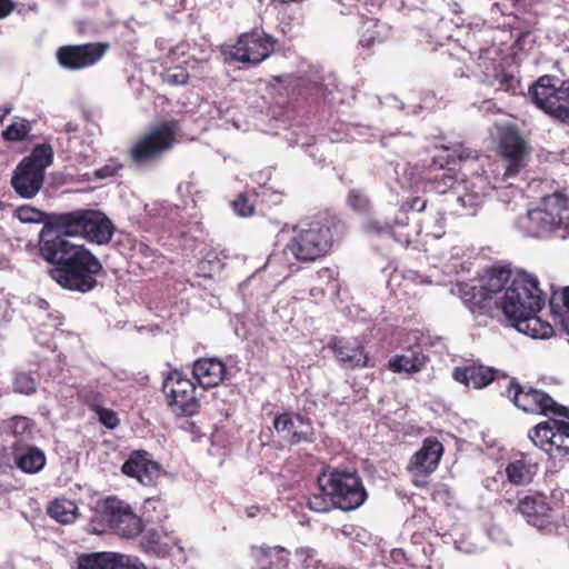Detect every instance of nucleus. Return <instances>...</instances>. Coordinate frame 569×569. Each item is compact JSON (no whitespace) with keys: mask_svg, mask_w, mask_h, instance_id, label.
Instances as JSON below:
<instances>
[{"mask_svg":"<svg viewBox=\"0 0 569 569\" xmlns=\"http://www.w3.org/2000/svg\"><path fill=\"white\" fill-rule=\"evenodd\" d=\"M69 236L44 222L39 232V254L51 264L49 277L61 288L87 293L103 271L101 261L84 244L71 242Z\"/></svg>","mask_w":569,"mask_h":569,"instance_id":"f257e3e1","label":"nucleus"},{"mask_svg":"<svg viewBox=\"0 0 569 569\" xmlns=\"http://www.w3.org/2000/svg\"><path fill=\"white\" fill-rule=\"evenodd\" d=\"M317 482L333 507L342 511H353L368 499V491L356 469L328 466L320 472Z\"/></svg>","mask_w":569,"mask_h":569,"instance_id":"f03ea898","label":"nucleus"},{"mask_svg":"<svg viewBox=\"0 0 569 569\" xmlns=\"http://www.w3.org/2000/svg\"><path fill=\"white\" fill-rule=\"evenodd\" d=\"M47 222L69 237H81L99 246L109 243L114 233L112 221L102 211L93 209L53 213Z\"/></svg>","mask_w":569,"mask_h":569,"instance_id":"7ed1b4c3","label":"nucleus"},{"mask_svg":"<svg viewBox=\"0 0 569 569\" xmlns=\"http://www.w3.org/2000/svg\"><path fill=\"white\" fill-rule=\"evenodd\" d=\"M331 228L322 221H305L292 228L284 250L301 263H311L326 257L332 249Z\"/></svg>","mask_w":569,"mask_h":569,"instance_id":"20e7f679","label":"nucleus"},{"mask_svg":"<svg viewBox=\"0 0 569 569\" xmlns=\"http://www.w3.org/2000/svg\"><path fill=\"white\" fill-rule=\"evenodd\" d=\"M90 525L97 533L110 529L123 538L137 537L143 530L141 518L127 502L116 497H107L98 502Z\"/></svg>","mask_w":569,"mask_h":569,"instance_id":"39448f33","label":"nucleus"},{"mask_svg":"<svg viewBox=\"0 0 569 569\" xmlns=\"http://www.w3.org/2000/svg\"><path fill=\"white\" fill-rule=\"evenodd\" d=\"M545 306V295L539 288L536 277L519 271L506 288L501 301L503 313L509 318H519L523 315L539 312Z\"/></svg>","mask_w":569,"mask_h":569,"instance_id":"423d86ee","label":"nucleus"},{"mask_svg":"<svg viewBox=\"0 0 569 569\" xmlns=\"http://www.w3.org/2000/svg\"><path fill=\"white\" fill-rule=\"evenodd\" d=\"M178 122L170 120L152 127L130 148L129 158L138 167L150 166L161 160L173 147L178 134Z\"/></svg>","mask_w":569,"mask_h":569,"instance_id":"0eeeda50","label":"nucleus"},{"mask_svg":"<svg viewBox=\"0 0 569 569\" xmlns=\"http://www.w3.org/2000/svg\"><path fill=\"white\" fill-rule=\"evenodd\" d=\"M52 161V147L48 143L37 144L14 170L11 179L14 191L22 198H33L42 188L44 170Z\"/></svg>","mask_w":569,"mask_h":569,"instance_id":"6e6552de","label":"nucleus"},{"mask_svg":"<svg viewBox=\"0 0 569 569\" xmlns=\"http://www.w3.org/2000/svg\"><path fill=\"white\" fill-rule=\"evenodd\" d=\"M532 102L545 113L569 123V79L545 74L529 88Z\"/></svg>","mask_w":569,"mask_h":569,"instance_id":"1a4fd4ad","label":"nucleus"},{"mask_svg":"<svg viewBox=\"0 0 569 569\" xmlns=\"http://www.w3.org/2000/svg\"><path fill=\"white\" fill-rule=\"evenodd\" d=\"M531 148L518 128L506 124L498 129L497 153L503 167L501 181L517 177L527 166Z\"/></svg>","mask_w":569,"mask_h":569,"instance_id":"9d476101","label":"nucleus"},{"mask_svg":"<svg viewBox=\"0 0 569 569\" xmlns=\"http://www.w3.org/2000/svg\"><path fill=\"white\" fill-rule=\"evenodd\" d=\"M277 40L263 30L253 29L239 36L233 46L223 50L228 61L258 66L274 51Z\"/></svg>","mask_w":569,"mask_h":569,"instance_id":"9b49d317","label":"nucleus"},{"mask_svg":"<svg viewBox=\"0 0 569 569\" xmlns=\"http://www.w3.org/2000/svg\"><path fill=\"white\" fill-rule=\"evenodd\" d=\"M168 406L171 411L181 417H191L199 412L200 401L197 397V387L181 371L172 370L162 383Z\"/></svg>","mask_w":569,"mask_h":569,"instance_id":"f8f14e48","label":"nucleus"},{"mask_svg":"<svg viewBox=\"0 0 569 569\" xmlns=\"http://www.w3.org/2000/svg\"><path fill=\"white\" fill-rule=\"evenodd\" d=\"M516 511L539 530L551 532L557 528V510L543 493L533 492L519 498Z\"/></svg>","mask_w":569,"mask_h":569,"instance_id":"ddd939ff","label":"nucleus"},{"mask_svg":"<svg viewBox=\"0 0 569 569\" xmlns=\"http://www.w3.org/2000/svg\"><path fill=\"white\" fill-rule=\"evenodd\" d=\"M109 43L88 42L62 46L57 50L59 64L68 70H80L96 64L108 51Z\"/></svg>","mask_w":569,"mask_h":569,"instance_id":"4468645a","label":"nucleus"},{"mask_svg":"<svg viewBox=\"0 0 569 569\" xmlns=\"http://www.w3.org/2000/svg\"><path fill=\"white\" fill-rule=\"evenodd\" d=\"M121 471L127 477L137 479L144 487L157 486L164 475L162 466L146 450H133L123 462Z\"/></svg>","mask_w":569,"mask_h":569,"instance_id":"2eb2a0df","label":"nucleus"},{"mask_svg":"<svg viewBox=\"0 0 569 569\" xmlns=\"http://www.w3.org/2000/svg\"><path fill=\"white\" fill-rule=\"evenodd\" d=\"M502 395L509 398L516 407L529 413L547 416V403H552V398L548 393L530 386H522L516 378L508 380Z\"/></svg>","mask_w":569,"mask_h":569,"instance_id":"dca6fc26","label":"nucleus"},{"mask_svg":"<svg viewBox=\"0 0 569 569\" xmlns=\"http://www.w3.org/2000/svg\"><path fill=\"white\" fill-rule=\"evenodd\" d=\"M77 569H147L138 557L120 552L99 551L80 553Z\"/></svg>","mask_w":569,"mask_h":569,"instance_id":"f3484780","label":"nucleus"},{"mask_svg":"<svg viewBox=\"0 0 569 569\" xmlns=\"http://www.w3.org/2000/svg\"><path fill=\"white\" fill-rule=\"evenodd\" d=\"M336 360L347 370L368 367L369 356L365 346L356 338L333 337L329 341Z\"/></svg>","mask_w":569,"mask_h":569,"instance_id":"a211bd4d","label":"nucleus"},{"mask_svg":"<svg viewBox=\"0 0 569 569\" xmlns=\"http://www.w3.org/2000/svg\"><path fill=\"white\" fill-rule=\"evenodd\" d=\"M443 446L436 438H426L422 447L411 457L408 470L415 476L427 477L431 475L440 462Z\"/></svg>","mask_w":569,"mask_h":569,"instance_id":"6ab92c4d","label":"nucleus"},{"mask_svg":"<svg viewBox=\"0 0 569 569\" xmlns=\"http://www.w3.org/2000/svg\"><path fill=\"white\" fill-rule=\"evenodd\" d=\"M457 292L463 305L475 316H490L497 302L481 286H472L466 282L457 284Z\"/></svg>","mask_w":569,"mask_h":569,"instance_id":"aec40b11","label":"nucleus"},{"mask_svg":"<svg viewBox=\"0 0 569 569\" xmlns=\"http://www.w3.org/2000/svg\"><path fill=\"white\" fill-rule=\"evenodd\" d=\"M452 378L466 387L482 389L498 378V370L483 365L471 363L456 367L452 371Z\"/></svg>","mask_w":569,"mask_h":569,"instance_id":"412c9836","label":"nucleus"},{"mask_svg":"<svg viewBox=\"0 0 569 569\" xmlns=\"http://www.w3.org/2000/svg\"><path fill=\"white\" fill-rule=\"evenodd\" d=\"M192 375L203 389H209L224 380L227 367L217 358H200L193 363Z\"/></svg>","mask_w":569,"mask_h":569,"instance_id":"4be33fe9","label":"nucleus"},{"mask_svg":"<svg viewBox=\"0 0 569 569\" xmlns=\"http://www.w3.org/2000/svg\"><path fill=\"white\" fill-rule=\"evenodd\" d=\"M11 450L14 465L24 473H37L46 466V455L36 446L13 442Z\"/></svg>","mask_w":569,"mask_h":569,"instance_id":"5701e85b","label":"nucleus"},{"mask_svg":"<svg viewBox=\"0 0 569 569\" xmlns=\"http://www.w3.org/2000/svg\"><path fill=\"white\" fill-rule=\"evenodd\" d=\"M526 233L533 238H542L555 231L561 223L551 213H547L539 207L529 210L521 221Z\"/></svg>","mask_w":569,"mask_h":569,"instance_id":"b1692460","label":"nucleus"},{"mask_svg":"<svg viewBox=\"0 0 569 569\" xmlns=\"http://www.w3.org/2000/svg\"><path fill=\"white\" fill-rule=\"evenodd\" d=\"M428 361V357L422 352L421 348L408 349L402 355H397L389 359L388 368L392 372L415 373L421 371Z\"/></svg>","mask_w":569,"mask_h":569,"instance_id":"393cba45","label":"nucleus"},{"mask_svg":"<svg viewBox=\"0 0 569 569\" xmlns=\"http://www.w3.org/2000/svg\"><path fill=\"white\" fill-rule=\"evenodd\" d=\"M308 430L292 431L293 428V415L290 412H283L277 415L273 419V428L277 432H288L289 437L287 438L288 442L292 446L299 445L301 442H312L313 441V432L312 427L309 420Z\"/></svg>","mask_w":569,"mask_h":569,"instance_id":"a878e982","label":"nucleus"},{"mask_svg":"<svg viewBox=\"0 0 569 569\" xmlns=\"http://www.w3.org/2000/svg\"><path fill=\"white\" fill-rule=\"evenodd\" d=\"M538 312L532 315H523L519 318H511L518 331L523 332L532 338L546 339L552 336L553 328L550 323L542 321Z\"/></svg>","mask_w":569,"mask_h":569,"instance_id":"bb28decb","label":"nucleus"},{"mask_svg":"<svg viewBox=\"0 0 569 569\" xmlns=\"http://www.w3.org/2000/svg\"><path fill=\"white\" fill-rule=\"evenodd\" d=\"M538 471V465L517 459L510 461L506 467V476L510 483L515 486H527L532 482Z\"/></svg>","mask_w":569,"mask_h":569,"instance_id":"cd10ccee","label":"nucleus"},{"mask_svg":"<svg viewBox=\"0 0 569 569\" xmlns=\"http://www.w3.org/2000/svg\"><path fill=\"white\" fill-rule=\"evenodd\" d=\"M387 26L373 18H367L360 28L359 44L362 48L370 49L376 43H381L386 39Z\"/></svg>","mask_w":569,"mask_h":569,"instance_id":"c85d7f7f","label":"nucleus"},{"mask_svg":"<svg viewBox=\"0 0 569 569\" xmlns=\"http://www.w3.org/2000/svg\"><path fill=\"white\" fill-rule=\"evenodd\" d=\"M47 512L56 521L62 525H69L77 519L78 507L69 499L57 498L49 503Z\"/></svg>","mask_w":569,"mask_h":569,"instance_id":"c756f323","label":"nucleus"},{"mask_svg":"<svg viewBox=\"0 0 569 569\" xmlns=\"http://www.w3.org/2000/svg\"><path fill=\"white\" fill-rule=\"evenodd\" d=\"M459 187L462 191L458 192L457 202L462 208L463 214H475L477 208L483 203L485 193L476 190L475 183H468L467 181H463Z\"/></svg>","mask_w":569,"mask_h":569,"instance_id":"7c9ffc66","label":"nucleus"},{"mask_svg":"<svg viewBox=\"0 0 569 569\" xmlns=\"http://www.w3.org/2000/svg\"><path fill=\"white\" fill-rule=\"evenodd\" d=\"M511 279V271L503 267H492L482 279V289L488 293H498Z\"/></svg>","mask_w":569,"mask_h":569,"instance_id":"2f4dec72","label":"nucleus"},{"mask_svg":"<svg viewBox=\"0 0 569 569\" xmlns=\"http://www.w3.org/2000/svg\"><path fill=\"white\" fill-rule=\"evenodd\" d=\"M529 439L536 447L548 453V448L552 446L555 439V430L551 420L541 421L531 428L528 432Z\"/></svg>","mask_w":569,"mask_h":569,"instance_id":"473e14b6","label":"nucleus"},{"mask_svg":"<svg viewBox=\"0 0 569 569\" xmlns=\"http://www.w3.org/2000/svg\"><path fill=\"white\" fill-rule=\"evenodd\" d=\"M568 198L561 191H556L551 194H547L541 199L540 209L547 213H551L559 223L562 222L563 212L568 210Z\"/></svg>","mask_w":569,"mask_h":569,"instance_id":"72a5a7b5","label":"nucleus"},{"mask_svg":"<svg viewBox=\"0 0 569 569\" xmlns=\"http://www.w3.org/2000/svg\"><path fill=\"white\" fill-rule=\"evenodd\" d=\"M4 425L17 439L16 442L22 443L23 441L32 439L36 426L32 419L23 416H14L8 419Z\"/></svg>","mask_w":569,"mask_h":569,"instance_id":"f704fd0d","label":"nucleus"},{"mask_svg":"<svg viewBox=\"0 0 569 569\" xmlns=\"http://www.w3.org/2000/svg\"><path fill=\"white\" fill-rule=\"evenodd\" d=\"M430 183L433 190L438 193H446L452 189H460L457 172L450 168L445 169L442 163H440V172L431 178Z\"/></svg>","mask_w":569,"mask_h":569,"instance_id":"c9c22d12","label":"nucleus"},{"mask_svg":"<svg viewBox=\"0 0 569 569\" xmlns=\"http://www.w3.org/2000/svg\"><path fill=\"white\" fill-rule=\"evenodd\" d=\"M346 203L355 213L360 216H370L373 209L370 198L361 189H351L346 198Z\"/></svg>","mask_w":569,"mask_h":569,"instance_id":"e433bc0d","label":"nucleus"},{"mask_svg":"<svg viewBox=\"0 0 569 569\" xmlns=\"http://www.w3.org/2000/svg\"><path fill=\"white\" fill-rule=\"evenodd\" d=\"M31 126L26 119L16 118L2 132L1 137L8 142L23 141L30 133Z\"/></svg>","mask_w":569,"mask_h":569,"instance_id":"4c0bfd02","label":"nucleus"},{"mask_svg":"<svg viewBox=\"0 0 569 569\" xmlns=\"http://www.w3.org/2000/svg\"><path fill=\"white\" fill-rule=\"evenodd\" d=\"M489 84L493 87L496 91L516 93L520 86V80L513 73L502 69L493 74Z\"/></svg>","mask_w":569,"mask_h":569,"instance_id":"58836bf2","label":"nucleus"},{"mask_svg":"<svg viewBox=\"0 0 569 569\" xmlns=\"http://www.w3.org/2000/svg\"><path fill=\"white\" fill-rule=\"evenodd\" d=\"M161 80L169 86H182L189 80V72L181 66L164 69L161 72Z\"/></svg>","mask_w":569,"mask_h":569,"instance_id":"ea45409f","label":"nucleus"},{"mask_svg":"<svg viewBox=\"0 0 569 569\" xmlns=\"http://www.w3.org/2000/svg\"><path fill=\"white\" fill-rule=\"evenodd\" d=\"M78 398L83 405L94 412L102 408L104 403V396L92 388L81 389L78 392Z\"/></svg>","mask_w":569,"mask_h":569,"instance_id":"a19ab883","label":"nucleus"},{"mask_svg":"<svg viewBox=\"0 0 569 569\" xmlns=\"http://www.w3.org/2000/svg\"><path fill=\"white\" fill-rule=\"evenodd\" d=\"M13 390L22 395H32L37 390L36 380L30 373L19 372L13 380Z\"/></svg>","mask_w":569,"mask_h":569,"instance_id":"79ce46f5","label":"nucleus"},{"mask_svg":"<svg viewBox=\"0 0 569 569\" xmlns=\"http://www.w3.org/2000/svg\"><path fill=\"white\" fill-rule=\"evenodd\" d=\"M16 216L21 222L39 223L43 221L44 213L30 206H21L17 209Z\"/></svg>","mask_w":569,"mask_h":569,"instance_id":"37998d69","label":"nucleus"},{"mask_svg":"<svg viewBox=\"0 0 569 569\" xmlns=\"http://www.w3.org/2000/svg\"><path fill=\"white\" fill-rule=\"evenodd\" d=\"M307 505L309 509L317 512H326L335 508L332 501L323 491L311 495Z\"/></svg>","mask_w":569,"mask_h":569,"instance_id":"c03bdc74","label":"nucleus"},{"mask_svg":"<svg viewBox=\"0 0 569 569\" xmlns=\"http://www.w3.org/2000/svg\"><path fill=\"white\" fill-rule=\"evenodd\" d=\"M96 413L98 415L99 422L108 429H114L120 423L118 413L112 409L102 407Z\"/></svg>","mask_w":569,"mask_h":569,"instance_id":"a18cd8bd","label":"nucleus"},{"mask_svg":"<svg viewBox=\"0 0 569 569\" xmlns=\"http://www.w3.org/2000/svg\"><path fill=\"white\" fill-rule=\"evenodd\" d=\"M569 455V443L565 438L553 439L552 446L548 448V456L552 459H562Z\"/></svg>","mask_w":569,"mask_h":569,"instance_id":"49530a36","label":"nucleus"},{"mask_svg":"<svg viewBox=\"0 0 569 569\" xmlns=\"http://www.w3.org/2000/svg\"><path fill=\"white\" fill-rule=\"evenodd\" d=\"M296 556L302 562L306 568H316V563L318 562L316 559L317 551L310 547H301L296 550Z\"/></svg>","mask_w":569,"mask_h":569,"instance_id":"de8ad7c7","label":"nucleus"},{"mask_svg":"<svg viewBox=\"0 0 569 569\" xmlns=\"http://www.w3.org/2000/svg\"><path fill=\"white\" fill-rule=\"evenodd\" d=\"M232 207L237 214L241 217H249L253 213V206L249 202V199L244 194H239L238 198L232 202Z\"/></svg>","mask_w":569,"mask_h":569,"instance_id":"09e8293b","label":"nucleus"},{"mask_svg":"<svg viewBox=\"0 0 569 569\" xmlns=\"http://www.w3.org/2000/svg\"><path fill=\"white\" fill-rule=\"evenodd\" d=\"M365 230L369 233L385 234L390 232L391 227L387 222L377 219H370L366 222Z\"/></svg>","mask_w":569,"mask_h":569,"instance_id":"8fccbe9b","label":"nucleus"},{"mask_svg":"<svg viewBox=\"0 0 569 569\" xmlns=\"http://www.w3.org/2000/svg\"><path fill=\"white\" fill-rule=\"evenodd\" d=\"M442 149L445 150H451L453 152V154L460 160H467V159H476L477 158V154H476V151L469 149V148H466L465 146L462 144H455L452 147H447V146H442L441 147Z\"/></svg>","mask_w":569,"mask_h":569,"instance_id":"3c124183","label":"nucleus"},{"mask_svg":"<svg viewBox=\"0 0 569 569\" xmlns=\"http://www.w3.org/2000/svg\"><path fill=\"white\" fill-rule=\"evenodd\" d=\"M122 168L121 164L116 162H109L103 167L97 169L93 173L97 179H106L111 178L118 173V171Z\"/></svg>","mask_w":569,"mask_h":569,"instance_id":"603ef678","label":"nucleus"},{"mask_svg":"<svg viewBox=\"0 0 569 569\" xmlns=\"http://www.w3.org/2000/svg\"><path fill=\"white\" fill-rule=\"evenodd\" d=\"M546 412L547 416L553 415L569 419V408L557 403L553 399L552 403H547Z\"/></svg>","mask_w":569,"mask_h":569,"instance_id":"864d4df0","label":"nucleus"},{"mask_svg":"<svg viewBox=\"0 0 569 569\" xmlns=\"http://www.w3.org/2000/svg\"><path fill=\"white\" fill-rule=\"evenodd\" d=\"M551 421H552V426H553V430H555V436H557V438L568 439L569 438V422H566L562 420H557V419H551Z\"/></svg>","mask_w":569,"mask_h":569,"instance_id":"5fc2aeb1","label":"nucleus"},{"mask_svg":"<svg viewBox=\"0 0 569 569\" xmlns=\"http://www.w3.org/2000/svg\"><path fill=\"white\" fill-rule=\"evenodd\" d=\"M14 9V3L12 0H0V19L9 16Z\"/></svg>","mask_w":569,"mask_h":569,"instance_id":"6e6d98bb","label":"nucleus"},{"mask_svg":"<svg viewBox=\"0 0 569 569\" xmlns=\"http://www.w3.org/2000/svg\"><path fill=\"white\" fill-rule=\"evenodd\" d=\"M411 210L423 211L427 206V201L420 197L413 198L409 203Z\"/></svg>","mask_w":569,"mask_h":569,"instance_id":"4d7b16f0","label":"nucleus"},{"mask_svg":"<svg viewBox=\"0 0 569 569\" xmlns=\"http://www.w3.org/2000/svg\"><path fill=\"white\" fill-rule=\"evenodd\" d=\"M12 111V104L8 103L4 107H0V123L4 121L7 116Z\"/></svg>","mask_w":569,"mask_h":569,"instance_id":"13d9d810","label":"nucleus"},{"mask_svg":"<svg viewBox=\"0 0 569 569\" xmlns=\"http://www.w3.org/2000/svg\"><path fill=\"white\" fill-rule=\"evenodd\" d=\"M562 302H563V306L568 309L569 311V286L566 287L562 291Z\"/></svg>","mask_w":569,"mask_h":569,"instance_id":"bf43d9fd","label":"nucleus"},{"mask_svg":"<svg viewBox=\"0 0 569 569\" xmlns=\"http://www.w3.org/2000/svg\"><path fill=\"white\" fill-rule=\"evenodd\" d=\"M441 233H443V223L441 226H439V232L437 233H433L435 237H440Z\"/></svg>","mask_w":569,"mask_h":569,"instance_id":"052dcab7","label":"nucleus"},{"mask_svg":"<svg viewBox=\"0 0 569 569\" xmlns=\"http://www.w3.org/2000/svg\"><path fill=\"white\" fill-rule=\"evenodd\" d=\"M296 419L299 420L301 423L305 422V418L300 413L295 415Z\"/></svg>","mask_w":569,"mask_h":569,"instance_id":"680f3d73","label":"nucleus"},{"mask_svg":"<svg viewBox=\"0 0 569 569\" xmlns=\"http://www.w3.org/2000/svg\"><path fill=\"white\" fill-rule=\"evenodd\" d=\"M510 1H511V2H513V3H517V2H519L520 0H510Z\"/></svg>","mask_w":569,"mask_h":569,"instance_id":"e2e57ef3","label":"nucleus"}]
</instances>
